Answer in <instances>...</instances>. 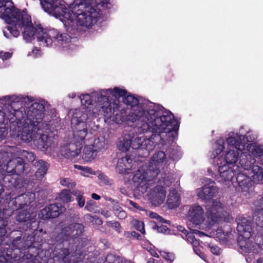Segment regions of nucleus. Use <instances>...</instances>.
Wrapping results in <instances>:
<instances>
[{
	"mask_svg": "<svg viewBox=\"0 0 263 263\" xmlns=\"http://www.w3.org/2000/svg\"><path fill=\"white\" fill-rule=\"evenodd\" d=\"M243 127H241L239 131H233L228 133L222 137L224 139V145L226 147H231L242 152L246 147V135L242 132Z\"/></svg>",
	"mask_w": 263,
	"mask_h": 263,
	"instance_id": "obj_12",
	"label": "nucleus"
},
{
	"mask_svg": "<svg viewBox=\"0 0 263 263\" xmlns=\"http://www.w3.org/2000/svg\"><path fill=\"white\" fill-rule=\"evenodd\" d=\"M237 230L239 234L238 243L240 249L245 253H257L263 250V245L253 243L249 240L252 236V227L246 217H239L237 219Z\"/></svg>",
	"mask_w": 263,
	"mask_h": 263,
	"instance_id": "obj_11",
	"label": "nucleus"
},
{
	"mask_svg": "<svg viewBox=\"0 0 263 263\" xmlns=\"http://www.w3.org/2000/svg\"><path fill=\"white\" fill-rule=\"evenodd\" d=\"M218 231H219V232H217V234L220 233V232L221 231V230H218Z\"/></svg>",
	"mask_w": 263,
	"mask_h": 263,
	"instance_id": "obj_64",
	"label": "nucleus"
},
{
	"mask_svg": "<svg viewBox=\"0 0 263 263\" xmlns=\"http://www.w3.org/2000/svg\"><path fill=\"white\" fill-rule=\"evenodd\" d=\"M237 181L242 192H248L252 187L253 182L250 178L248 177L244 174L238 173Z\"/></svg>",
	"mask_w": 263,
	"mask_h": 263,
	"instance_id": "obj_23",
	"label": "nucleus"
},
{
	"mask_svg": "<svg viewBox=\"0 0 263 263\" xmlns=\"http://www.w3.org/2000/svg\"><path fill=\"white\" fill-rule=\"evenodd\" d=\"M74 168L78 169V170H80L81 171H82L84 166L76 164L74 165Z\"/></svg>",
	"mask_w": 263,
	"mask_h": 263,
	"instance_id": "obj_56",
	"label": "nucleus"
},
{
	"mask_svg": "<svg viewBox=\"0 0 263 263\" xmlns=\"http://www.w3.org/2000/svg\"><path fill=\"white\" fill-rule=\"evenodd\" d=\"M0 17L9 25L7 29L14 37H17L23 29V37L26 42H31L35 36L41 45L46 47L54 46L66 51L73 46L67 34L60 33L54 29L44 28L41 24L33 26L26 11L15 8L11 0H0Z\"/></svg>",
	"mask_w": 263,
	"mask_h": 263,
	"instance_id": "obj_2",
	"label": "nucleus"
},
{
	"mask_svg": "<svg viewBox=\"0 0 263 263\" xmlns=\"http://www.w3.org/2000/svg\"><path fill=\"white\" fill-rule=\"evenodd\" d=\"M59 200L64 203H67L71 201V195L68 190H62L59 195Z\"/></svg>",
	"mask_w": 263,
	"mask_h": 263,
	"instance_id": "obj_37",
	"label": "nucleus"
},
{
	"mask_svg": "<svg viewBox=\"0 0 263 263\" xmlns=\"http://www.w3.org/2000/svg\"><path fill=\"white\" fill-rule=\"evenodd\" d=\"M4 34L5 36L7 38H10V35L6 32V31L4 30Z\"/></svg>",
	"mask_w": 263,
	"mask_h": 263,
	"instance_id": "obj_59",
	"label": "nucleus"
},
{
	"mask_svg": "<svg viewBox=\"0 0 263 263\" xmlns=\"http://www.w3.org/2000/svg\"><path fill=\"white\" fill-rule=\"evenodd\" d=\"M258 210H263V197L259 201Z\"/></svg>",
	"mask_w": 263,
	"mask_h": 263,
	"instance_id": "obj_54",
	"label": "nucleus"
},
{
	"mask_svg": "<svg viewBox=\"0 0 263 263\" xmlns=\"http://www.w3.org/2000/svg\"><path fill=\"white\" fill-rule=\"evenodd\" d=\"M108 227H111L114 229L118 233L120 232V225L119 223L117 221H108L107 222Z\"/></svg>",
	"mask_w": 263,
	"mask_h": 263,
	"instance_id": "obj_42",
	"label": "nucleus"
},
{
	"mask_svg": "<svg viewBox=\"0 0 263 263\" xmlns=\"http://www.w3.org/2000/svg\"><path fill=\"white\" fill-rule=\"evenodd\" d=\"M218 172L217 180L222 184L227 185L234 176L239 172V168L234 169V167L223 164H214Z\"/></svg>",
	"mask_w": 263,
	"mask_h": 263,
	"instance_id": "obj_14",
	"label": "nucleus"
},
{
	"mask_svg": "<svg viewBox=\"0 0 263 263\" xmlns=\"http://www.w3.org/2000/svg\"><path fill=\"white\" fill-rule=\"evenodd\" d=\"M64 207L60 204H53L46 206L41 211V216L43 219L54 218L58 216L65 211Z\"/></svg>",
	"mask_w": 263,
	"mask_h": 263,
	"instance_id": "obj_19",
	"label": "nucleus"
},
{
	"mask_svg": "<svg viewBox=\"0 0 263 263\" xmlns=\"http://www.w3.org/2000/svg\"><path fill=\"white\" fill-rule=\"evenodd\" d=\"M69 97L70 98H74L76 97V94L73 92L69 93L68 95Z\"/></svg>",
	"mask_w": 263,
	"mask_h": 263,
	"instance_id": "obj_58",
	"label": "nucleus"
},
{
	"mask_svg": "<svg viewBox=\"0 0 263 263\" xmlns=\"http://www.w3.org/2000/svg\"><path fill=\"white\" fill-rule=\"evenodd\" d=\"M206 210L205 220L203 218V209L200 205L192 206L187 213V218L195 227L206 231L211 230L213 234H210L213 236L217 223L223 217L224 206L219 199H216L207 205Z\"/></svg>",
	"mask_w": 263,
	"mask_h": 263,
	"instance_id": "obj_7",
	"label": "nucleus"
},
{
	"mask_svg": "<svg viewBox=\"0 0 263 263\" xmlns=\"http://www.w3.org/2000/svg\"><path fill=\"white\" fill-rule=\"evenodd\" d=\"M100 99L109 100L111 103L117 98L125 108V112L121 114L116 111L112 116H115V121H126L127 123H134L136 122H144L140 127L143 131L149 129L150 126L161 122L160 117L166 112H171L165 110L163 106L152 102L146 101L140 103L137 97L128 92L123 87H115L102 89L99 93ZM157 126V124H155Z\"/></svg>",
	"mask_w": 263,
	"mask_h": 263,
	"instance_id": "obj_3",
	"label": "nucleus"
},
{
	"mask_svg": "<svg viewBox=\"0 0 263 263\" xmlns=\"http://www.w3.org/2000/svg\"><path fill=\"white\" fill-rule=\"evenodd\" d=\"M157 230L160 233H165V234H168L169 233V230L168 228L165 226H158Z\"/></svg>",
	"mask_w": 263,
	"mask_h": 263,
	"instance_id": "obj_47",
	"label": "nucleus"
},
{
	"mask_svg": "<svg viewBox=\"0 0 263 263\" xmlns=\"http://www.w3.org/2000/svg\"><path fill=\"white\" fill-rule=\"evenodd\" d=\"M72 194L76 196L78 205L80 208L84 206L85 203V199L83 196V192L79 190H74L72 191Z\"/></svg>",
	"mask_w": 263,
	"mask_h": 263,
	"instance_id": "obj_35",
	"label": "nucleus"
},
{
	"mask_svg": "<svg viewBox=\"0 0 263 263\" xmlns=\"http://www.w3.org/2000/svg\"><path fill=\"white\" fill-rule=\"evenodd\" d=\"M89 110L84 107L72 110L71 120L72 126L77 125L82 123H86L87 120L93 119V118L89 117Z\"/></svg>",
	"mask_w": 263,
	"mask_h": 263,
	"instance_id": "obj_17",
	"label": "nucleus"
},
{
	"mask_svg": "<svg viewBox=\"0 0 263 263\" xmlns=\"http://www.w3.org/2000/svg\"><path fill=\"white\" fill-rule=\"evenodd\" d=\"M156 177L146 166H141L133 176V181L143 195L151 196L155 205H159L165 199L166 188L173 183V185L177 187L179 185V180L178 178H175L171 174L161 175L157 185L150 192L148 190L149 182Z\"/></svg>",
	"mask_w": 263,
	"mask_h": 263,
	"instance_id": "obj_6",
	"label": "nucleus"
},
{
	"mask_svg": "<svg viewBox=\"0 0 263 263\" xmlns=\"http://www.w3.org/2000/svg\"><path fill=\"white\" fill-rule=\"evenodd\" d=\"M34 216V214H31L28 211H21L18 213L16 218L17 221L23 222L32 219Z\"/></svg>",
	"mask_w": 263,
	"mask_h": 263,
	"instance_id": "obj_34",
	"label": "nucleus"
},
{
	"mask_svg": "<svg viewBox=\"0 0 263 263\" xmlns=\"http://www.w3.org/2000/svg\"><path fill=\"white\" fill-rule=\"evenodd\" d=\"M44 10L63 22L67 31L89 32L95 26L104 11L101 6L95 2L80 4L76 6H68L63 0H40Z\"/></svg>",
	"mask_w": 263,
	"mask_h": 263,
	"instance_id": "obj_4",
	"label": "nucleus"
},
{
	"mask_svg": "<svg viewBox=\"0 0 263 263\" xmlns=\"http://www.w3.org/2000/svg\"><path fill=\"white\" fill-rule=\"evenodd\" d=\"M72 127L73 128V141L82 144L87 134V124L82 123L77 125L72 126Z\"/></svg>",
	"mask_w": 263,
	"mask_h": 263,
	"instance_id": "obj_21",
	"label": "nucleus"
},
{
	"mask_svg": "<svg viewBox=\"0 0 263 263\" xmlns=\"http://www.w3.org/2000/svg\"><path fill=\"white\" fill-rule=\"evenodd\" d=\"M115 214L119 219H124L126 217V214L123 210H120V213H118V209H115Z\"/></svg>",
	"mask_w": 263,
	"mask_h": 263,
	"instance_id": "obj_46",
	"label": "nucleus"
},
{
	"mask_svg": "<svg viewBox=\"0 0 263 263\" xmlns=\"http://www.w3.org/2000/svg\"><path fill=\"white\" fill-rule=\"evenodd\" d=\"M190 229L191 232L189 233L187 230H186L184 228L181 226H178L177 227V229L179 231L181 232L186 237V239L187 240V235H192V236H194L193 234H195L199 236V237H202L203 236H208L206 234H205L203 232H200L197 230L193 229L192 228L190 227V226L188 227Z\"/></svg>",
	"mask_w": 263,
	"mask_h": 263,
	"instance_id": "obj_33",
	"label": "nucleus"
},
{
	"mask_svg": "<svg viewBox=\"0 0 263 263\" xmlns=\"http://www.w3.org/2000/svg\"><path fill=\"white\" fill-rule=\"evenodd\" d=\"M147 263H163V262L161 261L157 260L153 258H150L148 260Z\"/></svg>",
	"mask_w": 263,
	"mask_h": 263,
	"instance_id": "obj_53",
	"label": "nucleus"
},
{
	"mask_svg": "<svg viewBox=\"0 0 263 263\" xmlns=\"http://www.w3.org/2000/svg\"><path fill=\"white\" fill-rule=\"evenodd\" d=\"M95 205V202L92 200H90L86 203L85 208L89 211H92L93 210Z\"/></svg>",
	"mask_w": 263,
	"mask_h": 263,
	"instance_id": "obj_45",
	"label": "nucleus"
},
{
	"mask_svg": "<svg viewBox=\"0 0 263 263\" xmlns=\"http://www.w3.org/2000/svg\"><path fill=\"white\" fill-rule=\"evenodd\" d=\"M12 214L11 210L5 209L0 212V237L5 235L6 233V227L8 224V218Z\"/></svg>",
	"mask_w": 263,
	"mask_h": 263,
	"instance_id": "obj_26",
	"label": "nucleus"
},
{
	"mask_svg": "<svg viewBox=\"0 0 263 263\" xmlns=\"http://www.w3.org/2000/svg\"><path fill=\"white\" fill-rule=\"evenodd\" d=\"M218 189L214 183L204 185L196 190L198 197L204 200H208L213 197L217 192Z\"/></svg>",
	"mask_w": 263,
	"mask_h": 263,
	"instance_id": "obj_20",
	"label": "nucleus"
},
{
	"mask_svg": "<svg viewBox=\"0 0 263 263\" xmlns=\"http://www.w3.org/2000/svg\"><path fill=\"white\" fill-rule=\"evenodd\" d=\"M92 174V170L88 167H84L82 171L81 172V174L84 176L87 177L89 174Z\"/></svg>",
	"mask_w": 263,
	"mask_h": 263,
	"instance_id": "obj_44",
	"label": "nucleus"
},
{
	"mask_svg": "<svg viewBox=\"0 0 263 263\" xmlns=\"http://www.w3.org/2000/svg\"><path fill=\"white\" fill-rule=\"evenodd\" d=\"M42 52L40 49L36 47H34L31 51H29L27 56L33 58H37L41 57Z\"/></svg>",
	"mask_w": 263,
	"mask_h": 263,
	"instance_id": "obj_41",
	"label": "nucleus"
},
{
	"mask_svg": "<svg viewBox=\"0 0 263 263\" xmlns=\"http://www.w3.org/2000/svg\"><path fill=\"white\" fill-rule=\"evenodd\" d=\"M187 241L192 245L195 253L201 258L205 260V256L201 252V247L199 246V242L195 239L194 236L187 235Z\"/></svg>",
	"mask_w": 263,
	"mask_h": 263,
	"instance_id": "obj_29",
	"label": "nucleus"
},
{
	"mask_svg": "<svg viewBox=\"0 0 263 263\" xmlns=\"http://www.w3.org/2000/svg\"><path fill=\"white\" fill-rule=\"evenodd\" d=\"M247 151L248 156L245 153L241 155V159L244 158L246 160L257 158L263 155V145L258 143H252L247 146Z\"/></svg>",
	"mask_w": 263,
	"mask_h": 263,
	"instance_id": "obj_18",
	"label": "nucleus"
},
{
	"mask_svg": "<svg viewBox=\"0 0 263 263\" xmlns=\"http://www.w3.org/2000/svg\"><path fill=\"white\" fill-rule=\"evenodd\" d=\"M97 6H101L103 9H110L112 6V0H74L72 4L68 5L66 3V6H76V5H79L80 4H89L91 2H95Z\"/></svg>",
	"mask_w": 263,
	"mask_h": 263,
	"instance_id": "obj_22",
	"label": "nucleus"
},
{
	"mask_svg": "<svg viewBox=\"0 0 263 263\" xmlns=\"http://www.w3.org/2000/svg\"><path fill=\"white\" fill-rule=\"evenodd\" d=\"M3 188L2 186L0 184V195L3 192Z\"/></svg>",
	"mask_w": 263,
	"mask_h": 263,
	"instance_id": "obj_63",
	"label": "nucleus"
},
{
	"mask_svg": "<svg viewBox=\"0 0 263 263\" xmlns=\"http://www.w3.org/2000/svg\"><path fill=\"white\" fill-rule=\"evenodd\" d=\"M83 228L81 224L74 223L68 227L65 228L62 232V235L71 236V238H74L81 234L83 232Z\"/></svg>",
	"mask_w": 263,
	"mask_h": 263,
	"instance_id": "obj_24",
	"label": "nucleus"
},
{
	"mask_svg": "<svg viewBox=\"0 0 263 263\" xmlns=\"http://www.w3.org/2000/svg\"><path fill=\"white\" fill-rule=\"evenodd\" d=\"M132 224L135 227V228L140 231L141 233H145L144 224L142 221H138L137 220H133L132 222Z\"/></svg>",
	"mask_w": 263,
	"mask_h": 263,
	"instance_id": "obj_39",
	"label": "nucleus"
},
{
	"mask_svg": "<svg viewBox=\"0 0 263 263\" xmlns=\"http://www.w3.org/2000/svg\"><path fill=\"white\" fill-rule=\"evenodd\" d=\"M60 183L63 186L71 188L73 187L76 185L75 182L69 178L61 179L60 180Z\"/></svg>",
	"mask_w": 263,
	"mask_h": 263,
	"instance_id": "obj_40",
	"label": "nucleus"
},
{
	"mask_svg": "<svg viewBox=\"0 0 263 263\" xmlns=\"http://www.w3.org/2000/svg\"><path fill=\"white\" fill-rule=\"evenodd\" d=\"M0 167L4 174L23 171V150L15 147H5L0 153Z\"/></svg>",
	"mask_w": 263,
	"mask_h": 263,
	"instance_id": "obj_9",
	"label": "nucleus"
},
{
	"mask_svg": "<svg viewBox=\"0 0 263 263\" xmlns=\"http://www.w3.org/2000/svg\"><path fill=\"white\" fill-rule=\"evenodd\" d=\"M131 145V141L128 136H125L120 138L117 146L119 149L122 152H126Z\"/></svg>",
	"mask_w": 263,
	"mask_h": 263,
	"instance_id": "obj_32",
	"label": "nucleus"
},
{
	"mask_svg": "<svg viewBox=\"0 0 263 263\" xmlns=\"http://www.w3.org/2000/svg\"><path fill=\"white\" fill-rule=\"evenodd\" d=\"M240 151L231 147H226L224 139L219 138L213 146V155L214 164H226L234 167V169L239 168L238 161L240 157Z\"/></svg>",
	"mask_w": 263,
	"mask_h": 263,
	"instance_id": "obj_10",
	"label": "nucleus"
},
{
	"mask_svg": "<svg viewBox=\"0 0 263 263\" xmlns=\"http://www.w3.org/2000/svg\"><path fill=\"white\" fill-rule=\"evenodd\" d=\"M146 249L150 253V254L152 256L157 258L159 257V255L157 253L156 251L153 248V247L151 245L147 247Z\"/></svg>",
	"mask_w": 263,
	"mask_h": 263,
	"instance_id": "obj_49",
	"label": "nucleus"
},
{
	"mask_svg": "<svg viewBox=\"0 0 263 263\" xmlns=\"http://www.w3.org/2000/svg\"><path fill=\"white\" fill-rule=\"evenodd\" d=\"M80 154L82 159L86 161H91L96 156L95 151L90 145H86Z\"/></svg>",
	"mask_w": 263,
	"mask_h": 263,
	"instance_id": "obj_30",
	"label": "nucleus"
},
{
	"mask_svg": "<svg viewBox=\"0 0 263 263\" xmlns=\"http://www.w3.org/2000/svg\"><path fill=\"white\" fill-rule=\"evenodd\" d=\"M91 197L95 200H99L100 199V196L95 193L92 194Z\"/></svg>",
	"mask_w": 263,
	"mask_h": 263,
	"instance_id": "obj_55",
	"label": "nucleus"
},
{
	"mask_svg": "<svg viewBox=\"0 0 263 263\" xmlns=\"http://www.w3.org/2000/svg\"><path fill=\"white\" fill-rule=\"evenodd\" d=\"M255 162V160L254 159L246 160L242 158L240 159L239 163L246 170L251 169L250 175L252 182L255 184H260L263 179V169L259 165H253Z\"/></svg>",
	"mask_w": 263,
	"mask_h": 263,
	"instance_id": "obj_13",
	"label": "nucleus"
},
{
	"mask_svg": "<svg viewBox=\"0 0 263 263\" xmlns=\"http://www.w3.org/2000/svg\"><path fill=\"white\" fill-rule=\"evenodd\" d=\"M208 246L213 254L218 255L220 253V249L218 247L211 242L208 244Z\"/></svg>",
	"mask_w": 263,
	"mask_h": 263,
	"instance_id": "obj_43",
	"label": "nucleus"
},
{
	"mask_svg": "<svg viewBox=\"0 0 263 263\" xmlns=\"http://www.w3.org/2000/svg\"><path fill=\"white\" fill-rule=\"evenodd\" d=\"M132 167V160L127 157H123L118 160L116 171L120 174H124Z\"/></svg>",
	"mask_w": 263,
	"mask_h": 263,
	"instance_id": "obj_27",
	"label": "nucleus"
},
{
	"mask_svg": "<svg viewBox=\"0 0 263 263\" xmlns=\"http://www.w3.org/2000/svg\"><path fill=\"white\" fill-rule=\"evenodd\" d=\"M94 92L92 96L88 94H82L80 96L83 107L89 110V116L96 118L98 115H103L105 118H110L116 111L121 114L125 112V108L120 103L118 99H114L111 103L109 100L100 99L99 93L102 90Z\"/></svg>",
	"mask_w": 263,
	"mask_h": 263,
	"instance_id": "obj_8",
	"label": "nucleus"
},
{
	"mask_svg": "<svg viewBox=\"0 0 263 263\" xmlns=\"http://www.w3.org/2000/svg\"><path fill=\"white\" fill-rule=\"evenodd\" d=\"M256 263H263V260L262 258H259L256 260Z\"/></svg>",
	"mask_w": 263,
	"mask_h": 263,
	"instance_id": "obj_60",
	"label": "nucleus"
},
{
	"mask_svg": "<svg viewBox=\"0 0 263 263\" xmlns=\"http://www.w3.org/2000/svg\"><path fill=\"white\" fill-rule=\"evenodd\" d=\"M35 198V195L33 193H27L18 196L15 199V202L19 204L20 208H23V205H27L32 202Z\"/></svg>",
	"mask_w": 263,
	"mask_h": 263,
	"instance_id": "obj_28",
	"label": "nucleus"
},
{
	"mask_svg": "<svg viewBox=\"0 0 263 263\" xmlns=\"http://www.w3.org/2000/svg\"><path fill=\"white\" fill-rule=\"evenodd\" d=\"M2 252L0 251V263H10L8 261H7L5 257L2 255H1Z\"/></svg>",
	"mask_w": 263,
	"mask_h": 263,
	"instance_id": "obj_52",
	"label": "nucleus"
},
{
	"mask_svg": "<svg viewBox=\"0 0 263 263\" xmlns=\"http://www.w3.org/2000/svg\"><path fill=\"white\" fill-rule=\"evenodd\" d=\"M115 209H118V213H120V210H123L120 207H116Z\"/></svg>",
	"mask_w": 263,
	"mask_h": 263,
	"instance_id": "obj_61",
	"label": "nucleus"
},
{
	"mask_svg": "<svg viewBox=\"0 0 263 263\" xmlns=\"http://www.w3.org/2000/svg\"><path fill=\"white\" fill-rule=\"evenodd\" d=\"M129 204L131 206H132L134 208H135V209H139V210H141L142 209L141 208H140L137 203L132 201H129Z\"/></svg>",
	"mask_w": 263,
	"mask_h": 263,
	"instance_id": "obj_51",
	"label": "nucleus"
},
{
	"mask_svg": "<svg viewBox=\"0 0 263 263\" xmlns=\"http://www.w3.org/2000/svg\"><path fill=\"white\" fill-rule=\"evenodd\" d=\"M4 99L9 103L21 102L22 106L17 110H12L10 114L0 111V116L2 119L10 121V136L24 142L35 141L37 135H40L39 140L41 148L43 151L52 154V150L55 151L56 147L52 145V140L46 134L39 133L38 130L44 129L50 122L48 116L44 115V106L38 101L28 96L21 95L7 96ZM5 127H0V141L3 140L7 135Z\"/></svg>",
	"mask_w": 263,
	"mask_h": 263,
	"instance_id": "obj_1",
	"label": "nucleus"
},
{
	"mask_svg": "<svg viewBox=\"0 0 263 263\" xmlns=\"http://www.w3.org/2000/svg\"><path fill=\"white\" fill-rule=\"evenodd\" d=\"M11 57V54L7 52H4L3 51H0V58L2 59L3 61L6 60Z\"/></svg>",
	"mask_w": 263,
	"mask_h": 263,
	"instance_id": "obj_48",
	"label": "nucleus"
},
{
	"mask_svg": "<svg viewBox=\"0 0 263 263\" xmlns=\"http://www.w3.org/2000/svg\"><path fill=\"white\" fill-rule=\"evenodd\" d=\"M102 214L104 215L105 217H108V216H109V215H110L109 213L107 211H103L102 212Z\"/></svg>",
	"mask_w": 263,
	"mask_h": 263,
	"instance_id": "obj_57",
	"label": "nucleus"
},
{
	"mask_svg": "<svg viewBox=\"0 0 263 263\" xmlns=\"http://www.w3.org/2000/svg\"><path fill=\"white\" fill-rule=\"evenodd\" d=\"M82 147V144L74 141L73 143H69L62 146L60 149V154L67 158L75 157L81 153Z\"/></svg>",
	"mask_w": 263,
	"mask_h": 263,
	"instance_id": "obj_16",
	"label": "nucleus"
},
{
	"mask_svg": "<svg viewBox=\"0 0 263 263\" xmlns=\"http://www.w3.org/2000/svg\"><path fill=\"white\" fill-rule=\"evenodd\" d=\"M91 145L95 151L104 148L106 145L104 137H101L97 139H95L93 144Z\"/></svg>",
	"mask_w": 263,
	"mask_h": 263,
	"instance_id": "obj_36",
	"label": "nucleus"
},
{
	"mask_svg": "<svg viewBox=\"0 0 263 263\" xmlns=\"http://www.w3.org/2000/svg\"><path fill=\"white\" fill-rule=\"evenodd\" d=\"M161 122L157 124L154 122L152 126L149 129L143 131L140 128L144 122H136L138 125L140 134L151 132V136L146 138L144 136L137 137L131 141V146L134 149L145 150L144 154L147 155L150 151H152L158 144H165L167 142L173 141L177 136V130L179 129V122L175 118L172 112H166L162 115ZM146 123L147 122H145Z\"/></svg>",
	"mask_w": 263,
	"mask_h": 263,
	"instance_id": "obj_5",
	"label": "nucleus"
},
{
	"mask_svg": "<svg viewBox=\"0 0 263 263\" xmlns=\"http://www.w3.org/2000/svg\"><path fill=\"white\" fill-rule=\"evenodd\" d=\"M149 216L151 218L158 219L160 221L162 220V218L159 215H158L157 214L155 213H151L149 214Z\"/></svg>",
	"mask_w": 263,
	"mask_h": 263,
	"instance_id": "obj_50",
	"label": "nucleus"
},
{
	"mask_svg": "<svg viewBox=\"0 0 263 263\" xmlns=\"http://www.w3.org/2000/svg\"><path fill=\"white\" fill-rule=\"evenodd\" d=\"M166 155L162 151L156 153L151 158L147 167L153 173V176H157L160 170L165 165Z\"/></svg>",
	"mask_w": 263,
	"mask_h": 263,
	"instance_id": "obj_15",
	"label": "nucleus"
},
{
	"mask_svg": "<svg viewBox=\"0 0 263 263\" xmlns=\"http://www.w3.org/2000/svg\"><path fill=\"white\" fill-rule=\"evenodd\" d=\"M96 221L97 223H98V224H101L102 223V221L99 218H97Z\"/></svg>",
	"mask_w": 263,
	"mask_h": 263,
	"instance_id": "obj_62",
	"label": "nucleus"
},
{
	"mask_svg": "<svg viewBox=\"0 0 263 263\" xmlns=\"http://www.w3.org/2000/svg\"><path fill=\"white\" fill-rule=\"evenodd\" d=\"M159 253L161 257L168 262H172L175 259L174 255L172 253L164 251H161Z\"/></svg>",
	"mask_w": 263,
	"mask_h": 263,
	"instance_id": "obj_38",
	"label": "nucleus"
},
{
	"mask_svg": "<svg viewBox=\"0 0 263 263\" xmlns=\"http://www.w3.org/2000/svg\"><path fill=\"white\" fill-rule=\"evenodd\" d=\"M34 165L37 167L35 173L36 177L38 178H42L47 172L48 168L47 164L43 160H39L35 162Z\"/></svg>",
	"mask_w": 263,
	"mask_h": 263,
	"instance_id": "obj_31",
	"label": "nucleus"
},
{
	"mask_svg": "<svg viewBox=\"0 0 263 263\" xmlns=\"http://www.w3.org/2000/svg\"><path fill=\"white\" fill-rule=\"evenodd\" d=\"M180 203V197L176 189L170 191L167 199V204L170 209L177 208Z\"/></svg>",
	"mask_w": 263,
	"mask_h": 263,
	"instance_id": "obj_25",
	"label": "nucleus"
}]
</instances>
